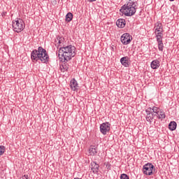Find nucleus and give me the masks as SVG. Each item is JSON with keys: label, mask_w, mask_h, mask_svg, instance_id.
I'll use <instances>...</instances> for the list:
<instances>
[{"label": "nucleus", "mask_w": 179, "mask_h": 179, "mask_svg": "<svg viewBox=\"0 0 179 179\" xmlns=\"http://www.w3.org/2000/svg\"><path fill=\"white\" fill-rule=\"evenodd\" d=\"M87 2H95L96 0H87Z\"/></svg>", "instance_id": "a878e982"}, {"label": "nucleus", "mask_w": 179, "mask_h": 179, "mask_svg": "<svg viewBox=\"0 0 179 179\" xmlns=\"http://www.w3.org/2000/svg\"><path fill=\"white\" fill-rule=\"evenodd\" d=\"M108 169H109V170H110V166L108 167Z\"/></svg>", "instance_id": "cd10ccee"}, {"label": "nucleus", "mask_w": 179, "mask_h": 179, "mask_svg": "<svg viewBox=\"0 0 179 179\" xmlns=\"http://www.w3.org/2000/svg\"><path fill=\"white\" fill-rule=\"evenodd\" d=\"M57 41L58 42L57 44H55V45H57V47H64V43H65V38L64 37H62V36H58L57 38V40H56V43Z\"/></svg>", "instance_id": "4468645a"}, {"label": "nucleus", "mask_w": 179, "mask_h": 179, "mask_svg": "<svg viewBox=\"0 0 179 179\" xmlns=\"http://www.w3.org/2000/svg\"><path fill=\"white\" fill-rule=\"evenodd\" d=\"M155 118H157L158 120H164V118H166V113L163 110H159L158 114L155 116Z\"/></svg>", "instance_id": "f3484780"}, {"label": "nucleus", "mask_w": 179, "mask_h": 179, "mask_svg": "<svg viewBox=\"0 0 179 179\" xmlns=\"http://www.w3.org/2000/svg\"><path fill=\"white\" fill-rule=\"evenodd\" d=\"M169 128L170 131H176L177 128V122H176L175 121L171 122L169 124Z\"/></svg>", "instance_id": "aec40b11"}, {"label": "nucleus", "mask_w": 179, "mask_h": 179, "mask_svg": "<svg viewBox=\"0 0 179 179\" xmlns=\"http://www.w3.org/2000/svg\"><path fill=\"white\" fill-rule=\"evenodd\" d=\"M125 24H127V22L124 19L120 18L116 21V26L120 29H124Z\"/></svg>", "instance_id": "9b49d317"}, {"label": "nucleus", "mask_w": 179, "mask_h": 179, "mask_svg": "<svg viewBox=\"0 0 179 179\" xmlns=\"http://www.w3.org/2000/svg\"><path fill=\"white\" fill-rule=\"evenodd\" d=\"M60 68L62 71L63 70V72H65L69 69V64L68 63H64Z\"/></svg>", "instance_id": "4be33fe9"}, {"label": "nucleus", "mask_w": 179, "mask_h": 179, "mask_svg": "<svg viewBox=\"0 0 179 179\" xmlns=\"http://www.w3.org/2000/svg\"><path fill=\"white\" fill-rule=\"evenodd\" d=\"M138 6V3L129 0V1L124 4L120 8V11L124 15V16H134L136 13V9Z\"/></svg>", "instance_id": "7ed1b4c3"}, {"label": "nucleus", "mask_w": 179, "mask_h": 179, "mask_svg": "<svg viewBox=\"0 0 179 179\" xmlns=\"http://www.w3.org/2000/svg\"><path fill=\"white\" fill-rule=\"evenodd\" d=\"M120 179H129V176L125 173H122L120 176Z\"/></svg>", "instance_id": "393cba45"}, {"label": "nucleus", "mask_w": 179, "mask_h": 179, "mask_svg": "<svg viewBox=\"0 0 179 179\" xmlns=\"http://www.w3.org/2000/svg\"><path fill=\"white\" fill-rule=\"evenodd\" d=\"M100 169V166L97 164V163L92 162L91 163V170L94 173V174H97L99 173V170Z\"/></svg>", "instance_id": "1a4fd4ad"}, {"label": "nucleus", "mask_w": 179, "mask_h": 179, "mask_svg": "<svg viewBox=\"0 0 179 179\" xmlns=\"http://www.w3.org/2000/svg\"><path fill=\"white\" fill-rule=\"evenodd\" d=\"M76 48L72 45L61 47L59 49V57H63L64 62H68L76 55Z\"/></svg>", "instance_id": "f03ea898"}, {"label": "nucleus", "mask_w": 179, "mask_h": 179, "mask_svg": "<svg viewBox=\"0 0 179 179\" xmlns=\"http://www.w3.org/2000/svg\"><path fill=\"white\" fill-rule=\"evenodd\" d=\"M72 19H73V14H72V13H68L66 15V22H71Z\"/></svg>", "instance_id": "412c9836"}, {"label": "nucleus", "mask_w": 179, "mask_h": 179, "mask_svg": "<svg viewBox=\"0 0 179 179\" xmlns=\"http://www.w3.org/2000/svg\"><path fill=\"white\" fill-rule=\"evenodd\" d=\"M89 153L90 156H94L97 155V148H96V147L93 145L90 146L89 149Z\"/></svg>", "instance_id": "6ab92c4d"}, {"label": "nucleus", "mask_w": 179, "mask_h": 179, "mask_svg": "<svg viewBox=\"0 0 179 179\" xmlns=\"http://www.w3.org/2000/svg\"><path fill=\"white\" fill-rule=\"evenodd\" d=\"M155 37L157 39V43L163 42V32H157V34H155Z\"/></svg>", "instance_id": "a211bd4d"}, {"label": "nucleus", "mask_w": 179, "mask_h": 179, "mask_svg": "<svg viewBox=\"0 0 179 179\" xmlns=\"http://www.w3.org/2000/svg\"><path fill=\"white\" fill-rule=\"evenodd\" d=\"M145 113L147 114L146 121H148V122H152V120L156 118V116L148 108L145 110Z\"/></svg>", "instance_id": "6e6552de"}, {"label": "nucleus", "mask_w": 179, "mask_h": 179, "mask_svg": "<svg viewBox=\"0 0 179 179\" xmlns=\"http://www.w3.org/2000/svg\"><path fill=\"white\" fill-rule=\"evenodd\" d=\"M70 87L71 90H73V91L78 90V87H79V86L78 85V81H76L75 78H73L70 81Z\"/></svg>", "instance_id": "f8f14e48"}, {"label": "nucleus", "mask_w": 179, "mask_h": 179, "mask_svg": "<svg viewBox=\"0 0 179 179\" xmlns=\"http://www.w3.org/2000/svg\"><path fill=\"white\" fill-rule=\"evenodd\" d=\"M157 43L159 51L163 52V50H164V45L163 44V42H158Z\"/></svg>", "instance_id": "5701e85b"}, {"label": "nucleus", "mask_w": 179, "mask_h": 179, "mask_svg": "<svg viewBox=\"0 0 179 179\" xmlns=\"http://www.w3.org/2000/svg\"><path fill=\"white\" fill-rule=\"evenodd\" d=\"M120 40L124 45H128V44H129L132 40V36H131L129 34L126 33L122 35Z\"/></svg>", "instance_id": "0eeeda50"}, {"label": "nucleus", "mask_w": 179, "mask_h": 179, "mask_svg": "<svg viewBox=\"0 0 179 179\" xmlns=\"http://www.w3.org/2000/svg\"><path fill=\"white\" fill-rule=\"evenodd\" d=\"M155 34L157 32L158 33H163V25L162 24L161 22H157L155 24Z\"/></svg>", "instance_id": "ddd939ff"}, {"label": "nucleus", "mask_w": 179, "mask_h": 179, "mask_svg": "<svg viewBox=\"0 0 179 179\" xmlns=\"http://www.w3.org/2000/svg\"><path fill=\"white\" fill-rule=\"evenodd\" d=\"M148 110L151 111V113L156 117L157 114H159V112L160 111V108L156 106H153L152 108L150 107L148 108Z\"/></svg>", "instance_id": "dca6fc26"}, {"label": "nucleus", "mask_w": 179, "mask_h": 179, "mask_svg": "<svg viewBox=\"0 0 179 179\" xmlns=\"http://www.w3.org/2000/svg\"><path fill=\"white\" fill-rule=\"evenodd\" d=\"M100 132L102 135H107V132H110V129H111V124L108 122H103L100 124Z\"/></svg>", "instance_id": "423d86ee"}, {"label": "nucleus", "mask_w": 179, "mask_h": 179, "mask_svg": "<svg viewBox=\"0 0 179 179\" xmlns=\"http://www.w3.org/2000/svg\"><path fill=\"white\" fill-rule=\"evenodd\" d=\"M171 2H173V1H174V0H169Z\"/></svg>", "instance_id": "bb28decb"}, {"label": "nucleus", "mask_w": 179, "mask_h": 179, "mask_svg": "<svg viewBox=\"0 0 179 179\" xmlns=\"http://www.w3.org/2000/svg\"><path fill=\"white\" fill-rule=\"evenodd\" d=\"M24 21L20 18H17L13 21V29L16 33H20L24 30Z\"/></svg>", "instance_id": "20e7f679"}, {"label": "nucleus", "mask_w": 179, "mask_h": 179, "mask_svg": "<svg viewBox=\"0 0 179 179\" xmlns=\"http://www.w3.org/2000/svg\"><path fill=\"white\" fill-rule=\"evenodd\" d=\"M31 59L32 61H41L43 64H46L50 59V56L47 53V50L43 48V47L39 46L38 50H34L31 52Z\"/></svg>", "instance_id": "f257e3e1"}, {"label": "nucleus", "mask_w": 179, "mask_h": 179, "mask_svg": "<svg viewBox=\"0 0 179 179\" xmlns=\"http://www.w3.org/2000/svg\"><path fill=\"white\" fill-rule=\"evenodd\" d=\"M6 148L3 145H0V156H2L5 153Z\"/></svg>", "instance_id": "b1692460"}, {"label": "nucleus", "mask_w": 179, "mask_h": 179, "mask_svg": "<svg viewBox=\"0 0 179 179\" xmlns=\"http://www.w3.org/2000/svg\"><path fill=\"white\" fill-rule=\"evenodd\" d=\"M120 62L123 66L125 68H128L129 66V57H123L120 59Z\"/></svg>", "instance_id": "9d476101"}, {"label": "nucleus", "mask_w": 179, "mask_h": 179, "mask_svg": "<svg viewBox=\"0 0 179 179\" xmlns=\"http://www.w3.org/2000/svg\"><path fill=\"white\" fill-rule=\"evenodd\" d=\"M160 66V62L158 59L153 60L151 62V68L152 69H157Z\"/></svg>", "instance_id": "2eb2a0df"}, {"label": "nucleus", "mask_w": 179, "mask_h": 179, "mask_svg": "<svg viewBox=\"0 0 179 179\" xmlns=\"http://www.w3.org/2000/svg\"><path fill=\"white\" fill-rule=\"evenodd\" d=\"M155 170L156 168L155 167V165L149 162L143 165L142 169V171L145 176H153Z\"/></svg>", "instance_id": "39448f33"}]
</instances>
